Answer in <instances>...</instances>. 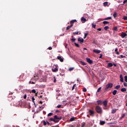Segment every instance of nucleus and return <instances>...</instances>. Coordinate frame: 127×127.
<instances>
[{"instance_id":"nucleus-1","label":"nucleus","mask_w":127,"mask_h":127,"mask_svg":"<svg viewBox=\"0 0 127 127\" xmlns=\"http://www.w3.org/2000/svg\"><path fill=\"white\" fill-rule=\"evenodd\" d=\"M113 85V84L112 83H108L106 85L105 90L106 91L109 90L112 87Z\"/></svg>"},{"instance_id":"nucleus-2","label":"nucleus","mask_w":127,"mask_h":127,"mask_svg":"<svg viewBox=\"0 0 127 127\" xmlns=\"http://www.w3.org/2000/svg\"><path fill=\"white\" fill-rule=\"evenodd\" d=\"M96 111L99 113H101L102 112V110L101 108L99 106H97L95 108Z\"/></svg>"},{"instance_id":"nucleus-3","label":"nucleus","mask_w":127,"mask_h":127,"mask_svg":"<svg viewBox=\"0 0 127 127\" xmlns=\"http://www.w3.org/2000/svg\"><path fill=\"white\" fill-rule=\"evenodd\" d=\"M58 70V68L57 67V66L56 65H54L52 68V71L54 72H56Z\"/></svg>"},{"instance_id":"nucleus-4","label":"nucleus","mask_w":127,"mask_h":127,"mask_svg":"<svg viewBox=\"0 0 127 127\" xmlns=\"http://www.w3.org/2000/svg\"><path fill=\"white\" fill-rule=\"evenodd\" d=\"M127 34L126 33L124 32H122L121 33V36L123 38H124L127 36Z\"/></svg>"},{"instance_id":"nucleus-5","label":"nucleus","mask_w":127,"mask_h":127,"mask_svg":"<svg viewBox=\"0 0 127 127\" xmlns=\"http://www.w3.org/2000/svg\"><path fill=\"white\" fill-rule=\"evenodd\" d=\"M89 112L90 113V116H93L94 114V112L93 111L91 110H89Z\"/></svg>"},{"instance_id":"nucleus-6","label":"nucleus","mask_w":127,"mask_h":127,"mask_svg":"<svg viewBox=\"0 0 127 127\" xmlns=\"http://www.w3.org/2000/svg\"><path fill=\"white\" fill-rule=\"evenodd\" d=\"M86 59L87 62L90 64H91L93 62L90 59L88 58H86Z\"/></svg>"},{"instance_id":"nucleus-7","label":"nucleus","mask_w":127,"mask_h":127,"mask_svg":"<svg viewBox=\"0 0 127 127\" xmlns=\"http://www.w3.org/2000/svg\"><path fill=\"white\" fill-rule=\"evenodd\" d=\"M78 41L81 43H82L83 42L84 39L81 38H78Z\"/></svg>"},{"instance_id":"nucleus-8","label":"nucleus","mask_w":127,"mask_h":127,"mask_svg":"<svg viewBox=\"0 0 127 127\" xmlns=\"http://www.w3.org/2000/svg\"><path fill=\"white\" fill-rule=\"evenodd\" d=\"M43 124L44 125H49L50 124V123H49V122L47 121H43Z\"/></svg>"},{"instance_id":"nucleus-9","label":"nucleus","mask_w":127,"mask_h":127,"mask_svg":"<svg viewBox=\"0 0 127 127\" xmlns=\"http://www.w3.org/2000/svg\"><path fill=\"white\" fill-rule=\"evenodd\" d=\"M93 51L94 52H95L97 54L101 52V51L100 50H93Z\"/></svg>"},{"instance_id":"nucleus-10","label":"nucleus","mask_w":127,"mask_h":127,"mask_svg":"<svg viewBox=\"0 0 127 127\" xmlns=\"http://www.w3.org/2000/svg\"><path fill=\"white\" fill-rule=\"evenodd\" d=\"M81 21L82 23H84L86 21V20L83 17H82L81 18Z\"/></svg>"},{"instance_id":"nucleus-11","label":"nucleus","mask_w":127,"mask_h":127,"mask_svg":"<svg viewBox=\"0 0 127 127\" xmlns=\"http://www.w3.org/2000/svg\"><path fill=\"white\" fill-rule=\"evenodd\" d=\"M57 58L58 59L60 60V61L61 62H63V59L62 58H61V57L60 56H58L57 57Z\"/></svg>"},{"instance_id":"nucleus-12","label":"nucleus","mask_w":127,"mask_h":127,"mask_svg":"<svg viewBox=\"0 0 127 127\" xmlns=\"http://www.w3.org/2000/svg\"><path fill=\"white\" fill-rule=\"evenodd\" d=\"M103 104L104 106L106 107L107 106V101L106 100H105L103 102Z\"/></svg>"},{"instance_id":"nucleus-13","label":"nucleus","mask_w":127,"mask_h":127,"mask_svg":"<svg viewBox=\"0 0 127 127\" xmlns=\"http://www.w3.org/2000/svg\"><path fill=\"white\" fill-rule=\"evenodd\" d=\"M73 26V24H71V25L70 26H67L66 28V30H68L71 27H72Z\"/></svg>"},{"instance_id":"nucleus-14","label":"nucleus","mask_w":127,"mask_h":127,"mask_svg":"<svg viewBox=\"0 0 127 127\" xmlns=\"http://www.w3.org/2000/svg\"><path fill=\"white\" fill-rule=\"evenodd\" d=\"M112 65H113L111 63H109L107 65V66L108 67H111L112 66Z\"/></svg>"},{"instance_id":"nucleus-15","label":"nucleus","mask_w":127,"mask_h":127,"mask_svg":"<svg viewBox=\"0 0 127 127\" xmlns=\"http://www.w3.org/2000/svg\"><path fill=\"white\" fill-rule=\"evenodd\" d=\"M117 109H113L112 110L111 113H115Z\"/></svg>"},{"instance_id":"nucleus-16","label":"nucleus","mask_w":127,"mask_h":127,"mask_svg":"<svg viewBox=\"0 0 127 127\" xmlns=\"http://www.w3.org/2000/svg\"><path fill=\"white\" fill-rule=\"evenodd\" d=\"M121 91L122 92H124L126 91V90L125 88H123L121 89Z\"/></svg>"},{"instance_id":"nucleus-17","label":"nucleus","mask_w":127,"mask_h":127,"mask_svg":"<svg viewBox=\"0 0 127 127\" xmlns=\"http://www.w3.org/2000/svg\"><path fill=\"white\" fill-rule=\"evenodd\" d=\"M76 20H72L70 21V23H71V24H72L73 23H74L75 22H76Z\"/></svg>"},{"instance_id":"nucleus-18","label":"nucleus","mask_w":127,"mask_h":127,"mask_svg":"<svg viewBox=\"0 0 127 127\" xmlns=\"http://www.w3.org/2000/svg\"><path fill=\"white\" fill-rule=\"evenodd\" d=\"M117 92V91L116 90H114L112 92L113 95H115L116 93Z\"/></svg>"},{"instance_id":"nucleus-19","label":"nucleus","mask_w":127,"mask_h":127,"mask_svg":"<svg viewBox=\"0 0 127 127\" xmlns=\"http://www.w3.org/2000/svg\"><path fill=\"white\" fill-rule=\"evenodd\" d=\"M120 87V85H118L116 86L115 87V89H119Z\"/></svg>"},{"instance_id":"nucleus-20","label":"nucleus","mask_w":127,"mask_h":127,"mask_svg":"<svg viewBox=\"0 0 127 127\" xmlns=\"http://www.w3.org/2000/svg\"><path fill=\"white\" fill-rule=\"evenodd\" d=\"M80 62L81 63V64L83 65H86V64H85V63L84 62H83L82 61H80Z\"/></svg>"},{"instance_id":"nucleus-21","label":"nucleus","mask_w":127,"mask_h":127,"mask_svg":"<svg viewBox=\"0 0 127 127\" xmlns=\"http://www.w3.org/2000/svg\"><path fill=\"white\" fill-rule=\"evenodd\" d=\"M105 123V122L104 121H100V124L101 125H103Z\"/></svg>"},{"instance_id":"nucleus-22","label":"nucleus","mask_w":127,"mask_h":127,"mask_svg":"<svg viewBox=\"0 0 127 127\" xmlns=\"http://www.w3.org/2000/svg\"><path fill=\"white\" fill-rule=\"evenodd\" d=\"M103 23L104 24H108L109 23V22L108 21H104L103 22Z\"/></svg>"},{"instance_id":"nucleus-23","label":"nucleus","mask_w":127,"mask_h":127,"mask_svg":"<svg viewBox=\"0 0 127 127\" xmlns=\"http://www.w3.org/2000/svg\"><path fill=\"white\" fill-rule=\"evenodd\" d=\"M54 119H60L61 118H60L59 117H58L57 116V115H55L54 116Z\"/></svg>"},{"instance_id":"nucleus-24","label":"nucleus","mask_w":127,"mask_h":127,"mask_svg":"<svg viewBox=\"0 0 127 127\" xmlns=\"http://www.w3.org/2000/svg\"><path fill=\"white\" fill-rule=\"evenodd\" d=\"M107 2H105L103 3V5L104 6H106L108 4Z\"/></svg>"},{"instance_id":"nucleus-25","label":"nucleus","mask_w":127,"mask_h":127,"mask_svg":"<svg viewBox=\"0 0 127 127\" xmlns=\"http://www.w3.org/2000/svg\"><path fill=\"white\" fill-rule=\"evenodd\" d=\"M84 34H85V35L84 37V39H85L86 37V36H87V35H88V33H84Z\"/></svg>"},{"instance_id":"nucleus-26","label":"nucleus","mask_w":127,"mask_h":127,"mask_svg":"<svg viewBox=\"0 0 127 127\" xmlns=\"http://www.w3.org/2000/svg\"><path fill=\"white\" fill-rule=\"evenodd\" d=\"M101 87H99L97 90V92H100L101 91Z\"/></svg>"},{"instance_id":"nucleus-27","label":"nucleus","mask_w":127,"mask_h":127,"mask_svg":"<svg viewBox=\"0 0 127 127\" xmlns=\"http://www.w3.org/2000/svg\"><path fill=\"white\" fill-rule=\"evenodd\" d=\"M117 14L116 12H115L113 14V16L114 18H115L117 16Z\"/></svg>"},{"instance_id":"nucleus-28","label":"nucleus","mask_w":127,"mask_h":127,"mask_svg":"<svg viewBox=\"0 0 127 127\" xmlns=\"http://www.w3.org/2000/svg\"><path fill=\"white\" fill-rule=\"evenodd\" d=\"M97 102L98 104H99L101 103V102L100 101V100H98L97 101Z\"/></svg>"},{"instance_id":"nucleus-29","label":"nucleus","mask_w":127,"mask_h":127,"mask_svg":"<svg viewBox=\"0 0 127 127\" xmlns=\"http://www.w3.org/2000/svg\"><path fill=\"white\" fill-rule=\"evenodd\" d=\"M111 17H109L104 19V20H108L109 19H111Z\"/></svg>"},{"instance_id":"nucleus-30","label":"nucleus","mask_w":127,"mask_h":127,"mask_svg":"<svg viewBox=\"0 0 127 127\" xmlns=\"http://www.w3.org/2000/svg\"><path fill=\"white\" fill-rule=\"evenodd\" d=\"M85 123L84 122L83 123H82L81 127H84L85 126Z\"/></svg>"},{"instance_id":"nucleus-31","label":"nucleus","mask_w":127,"mask_h":127,"mask_svg":"<svg viewBox=\"0 0 127 127\" xmlns=\"http://www.w3.org/2000/svg\"><path fill=\"white\" fill-rule=\"evenodd\" d=\"M117 27H115L113 29V30L115 31H117Z\"/></svg>"},{"instance_id":"nucleus-32","label":"nucleus","mask_w":127,"mask_h":127,"mask_svg":"<svg viewBox=\"0 0 127 127\" xmlns=\"http://www.w3.org/2000/svg\"><path fill=\"white\" fill-rule=\"evenodd\" d=\"M109 28V27L108 26H106L104 27V29L105 30H107Z\"/></svg>"},{"instance_id":"nucleus-33","label":"nucleus","mask_w":127,"mask_h":127,"mask_svg":"<svg viewBox=\"0 0 127 127\" xmlns=\"http://www.w3.org/2000/svg\"><path fill=\"white\" fill-rule=\"evenodd\" d=\"M125 81L127 82V76H125Z\"/></svg>"},{"instance_id":"nucleus-34","label":"nucleus","mask_w":127,"mask_h":127,"mask_svg":"<svg viewBox=\"0 0 127 127\" xmlns=\"http://www.w3.org/2000/svg\"><path fill=\"white\" fill-rule=\"evenodd\" d=\"M32 92L34 93H35L36 91L34 89H33L32 90Z\"/></svg>"},{"instance_id":"nucleus-35","label":"nucleus","mask_w":127,"mask_h":127,"mask_svg":"<svg viewBox=\"0 0 127 127\" xmlns=\"http://www.w3.org/2000/svg\"><path fill=\"white\" fill-rule=\"evenodd\" d=\"M74 120V117L71 118L70 119V121H73Z\"/></svg>"},{"instance_id":"nucleus-36","label":"nucleus","mask_w":127,"mask_h":127,"mask_svg":"<svg viewBox=\"0 0 127 127\" xmlns=\"http://www.w3.org/2000/svg\"><path fill=\"white\" fill-rule=\"evenodd\" d=\"M123 19L125 20H127V17L126 16H124L123 17Z\"/></svg>"},{"instance_id":"nucleus-37","label":"nucleus","mask_w":127,"mask_h":127,"mask_svg":"<svg viewBox=\"0 0 127 127\" xmlns=\"http://www.w3.org/2000/svg\"><path fill=\"white\" fill-rule=\"evenodd\" d=\"M74 44H75V46H76L77 47H79V45L77 43H75Z\"/></svg>"},{"instance_id":"nucleus-38","label":"nucleus","mask_w":127,"mask_h":127,"mask_svg":"<svg viewBox=\"0 0 127 127\" xmlns=\"http://www.w3.org/2000/svg\"><path fill=\"white\" fill-rule=\"evenodd\" d=\"M29 83L30 84H34L35 83V82H33L30 81L29 82Z\"/></svg>"},{"instance_id":"nucleus-39","label":"nucleus","mask_w":127,"mask_h":127,"mask_svg":"<svg viewBox=\"0 0 127 127\" xmlns=\"http://www.w3.org/2000/svg\"><path fill=\"white\" fill-rule=\"evenodd\" d=\"M53 114V113H49L48 115V116H50L52 115Z\"/></svg>"},{"instance_id":"nucleus-40","label":"nucleus","mask_w":127,"mask_h":127,"mask_svg":"<svg viewBox=\"0 0 127 127\" xmlns=\"http://www.w3.org/2000/svg\"><path fill=\"white\" fill-rule=\"evenodd\" d=\"M125 114H123L122 116H121V118H124L125 117Z\"/></svg>"},{"instance_id":"nucleus-41","label":"nucleus","mask_w":127,"mask_h":127,"mask_svg":"<svg viewBox=\"0 0 127 127\" xmlns=\"http://www.w3.org/2000/svg\"><path fill=\"white\" fill-rule=\"evenodd\" d=\"M120 57L121 58H125V56H124L123 55H120Z\"/></svg>"},{"instance_id":"nucleus-42","label":"nucleus","mask_w":127,"mask_h":127,"mask_svg":"<svg viewBox=\"0 0 127 127\" xmlns=\"http://www.w3.org/2000/svg\"><path fill=\"white\" fill-rule=\"evenodd\" d=\"M83 91L84 92H86L87 91V90L85 88H84L83 89Z\"/></svg>"},{"instance_id":"nucleus-43","label":"nucleus","mask_w":127,"mask_h":127,"mask_svg":"<svg viewBox=\"0 0 127 127\" xmlns=\"http://www.w3.org/2000/svg\"><path fill=\"white\" fill-rule=\"evenodd\" d=\"M120 80L122 82H124V79H123V78H120Z\"/></svg>"},{"instance_id":"nucleus-44","label":"nucleus","mask_w":127,"mask_h":127,"mask_svg":"<svg viewBox=\"0 0 127 127\" xmlns=\"http://www.w3.org/2000/svg\"><path fill=\"white\" fill-rule=\"evenodd\" d=\"M54 122H56V123H57V122H58L59 121L58 120H56V119H54Z\"/></svg>"},{"instance_id":"nucleus-45","label":"nucleus","mask_w":127,"mask_h":127,"mask_svg":"<svg viewBox=\"0 0 127 127\" xmlns=\"http://www.w3.org/2000/svg\"><path fill=\"white\" fill-rule=\"evenodd\" d=\"M75 86H76L75 84L73 85V86L72 88V90H73L74 89V87Z\"/></svg>"},{"instance_id":"nucleus-46","label":"nucleus","mask_w":127,"mask_h":127,"mask_svg":"<svg viewBox=\"0 0 127 127\" xmlns=\"http://www.w3.org/2000/svg\"><path fill=\"white\" fill-rule=\"evenodd\" d=\"M72 41L74 42L75 40V39L74 38H73L71 39Z\"/></svg>"},{"instance_id":"nucleus-47","label":"nucleus","mask_w":127,"mask_h":127,"mask_svg":"<svg viewBox=\"0 0 127 127\" xmlns=\"http://www.w3.org/2000/svg\"><path fill=\"white\" fill-rule=\"evenodd\" d=\"M61 105H58L57 106V107L58 108H60L61 107Z\"/></svg>"},{"instance_id":"nucleus-48","label":"nucleus","mask_w":127,"mask_h":127,"mask_svg":"<svg viewBox=\"0 0 127 127\" xmlns=\"http://www.w3.org/2000/svg\"><path fill=\"white\" fill-rule=\"evenodd\" d=\"M92 25H93V27L95 28L96 27V25H94L93 23L92 24Z\"/></svg>"},{"instance_id":"nucleus-49","label":"nucleus","mask_w":127,"mask_h":127,"mask_svg":"<svg viewBox=\"0 0 127 127\" xmlns=\"http://www.w3.org/2000/svg\"><path fill=\"white\" fill-rule=\"evenodd\" d=\"M54 119L53 118H50V120L51 121H54Z\"/></svg>"},{"instance_id":"nucleus-50","label":"nucleus","mask_w":127,"mask_h":127,"mask_svg":"<svg viewBox=\"0 0 127 127\" xmlns=\"http://www.w3.org/2000/svg\"><path fill=\"white\" fill-rule=\"evenodd\" d=\"M73 69V68H69V70L70 71H71Z\"/></svg>"},{"instance_id":"nucleus-51","label":"nucleus","mask_w":127,"mask_h":127,"mask_svg":"<svg viewBox=\"0 0 127 127\" xmlns=\"http://www.w3.org/2000/svg\"><path fill=\"white\" fill-rule=\"evenodd\" d=\"M27 97V95H24V99H26Z\"/></svg>"},{"instance_id":"nucleus-52","label":"nucleus","mask_w":127,"mask_h":127,"mask_svg":"<svg viewBox=\"0 0 127 127\" xmlns=\"http://www.w3.org/2000/svg\"><path fill=\"white\" fill-rule=\"evenodd\" d=\"M127 2V0H125L124 1L123 3H124Z\"/></svg>"},{"instance_id":"nucleus-53","label":"nucleus","mask_w":127,"mask_h":127,"mask_svg":"<svg viewBox=\"0 0 127 127\" xmlns=\"http://www.w3.org/2000/svg\"><path fill=\"white\" fill-rule=\"evenodd\" d=\"M52 48L51 47H49V48H48V49H49L50 50H51L52 49Z\"/></svg>"},{"instance_id":"nucleus-54","label":"nucleus","mask_w":127,"mask_h":127,"mask_svg":"<svg viewBox=\"0 0 127 127\" xmlns=\"http://www.w3.org/2000/svg\"><path fill=\"white\" fill-rule=\"evenodd\" d=\"M32 100H35V99L33 97H32Z\"/></svg>"},{"instance_id":"nucleus-55","label":"nucleus","mask_w":127,"mask_h":127,"mask_svg":"<svg viewBox=\"0 0 127 127\" xmlns=\"http://www.w3.org/2000/svg\"><path fill=\"white\" fill-rule=\"evenodd\" d=\"M120 78H123V76H122V74H121L120 75Z\"/></svg>"},{"instance_id":"nucleus-56","label":"nucleus","mask_w":127,"mask_h":127,"mask_svg":"<svg viewBox=\"0 0 127 127\" xmlns=\"http://www.w3.org/2000/svg\"><path fill=\"white\" fill-rule=\"evenodd\" d=\"M97 30L99 31H100L101 30V29L100 28H99Z\"/></svg>"},{"instance_id":"nucleus-57","label":"nucleus","mask_w":127,"mask_h":127,"mask_svg":"<svg viewBox=\"0 0 127 127\" xmlns=\"http://www.w3.org/2000/svg\"><path fill=\"white\" fill-rule=\"evenodd\" d=\"M78 32H73V34H78Z\"/></svg>"},{"instance_id":"nucleus-58","label":"nucleus","mask_w":127,"mask_h":127,"mask_svg":"<svg viewBox=\"0 0 127 127\" xmlns=\"http://www.w3.org/2000/svg\"><path fill=\"white\" fill-rule=\"evenodd\" d=\"M126 84L127 83H124V85L125 86H127V85H126Z\"/></svg>"},{"instance_id":"nucleus-59","label":"nucleus","mask_w":127,"mask_h":127,"mask_svg":"<svg viewBox=\"0 0 127 127\" xmlns=\"http://www.w3.org/2000/svg\"><path fill=\"white\" fill-rule=\"evenodd\" d=\"M116 54L117 55H119V52H117L116 53Z\"/></svg>"},{"instance_id":"nucleus-60","label":"nucleus","mask_w":127,"mask_h":127,"mask_svg":"<svg viewBox=\"0 0 127 127\" xmlns=\"http://www.w3.org/2000/svg\"><path fill=\"white\" fill-rule=\"evenodd\" d=\"M118 50V49L117 48H116L115 50V51H117Z\"/></svg>"},{"instance_id":"nucleus-61","label":"nucleus","mask_w":127,"mask_h":127,"mask_svg":"<svg viewBox=\"0 0 127 127\" xmlns=\"http://www.w3.org/2000/svg\"><path fill=\"white\" fill-rule=\"evenodd\" d=\"M39 103L41 104H42V102L41 101H39Z\"/></svg>"},{"instance_id":"nucleus-62","label":"nucleus","mask_w":127,"mask_h":127,"mask_svg":"<svg viewBox=\"0 0 127 127\" xmlns=\"http://www.w3.org/2000/svg\"><path fill=\"white\" fill-rule=\"evenodd\" d=\"M54 82H56V79H54Z\"/></svg>"},{"instance_id":"nucleus-63","label":"nucleus","mask_w":127,"mask_h":127,"mask_svg":"<svg viewBox=\"0 0 127 127\" xmlns=\"http://www.w3.org/2000/svg\"><path fill=\"white\" fill-rule=\"evenodd\" d=\"M101 57H102V55L101 54L100 55V56L99 58H101Z\"/></svg>"},{"instance_id":"nucleus-64","label":"nucleus","mask_w":127,"mask_h":127,"mask_svg":"<svg viewBox=\"0 0 127 127\" xmlns=\"http://www.w3.org/2000/svg\"><path fill=\"white\" fill-rule=\"evenodd\" d=\"M42 95H41L40 96V98H42Z\"/></svg>"}]
</instances>
